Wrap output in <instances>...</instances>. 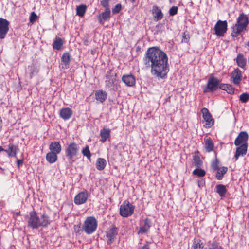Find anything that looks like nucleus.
<instances>
[{
  "mask_svg": "<svg viewBox=\"0 0 249 249\" xmlns=\"http://www.w3.org/2000/svg\"><path fill=\"white\" fill-rule=\"evenodd\" d=\"M168 60L166 53L158 47L149 48L143 59L145 68H150L151 73L161 78H164L168 72Z\"/></svg>",
  "mask_w": 249,
  "mask_h": 249,
  "instance_id": "1",
  "label": "nucleus"
},
{
  "mask_svg": "<svg viewBox=\"0 0 249 249\" xmlns=\"http://www.w3.org/2000/svg\"><path fill=\"white\" fill-rule=\"evenodd\" d=\"M49 216L43 213L39 217L37 213L33 210L30 212L27 218L28 227L32 229H37L40 227H47L51 223Z\"/></svg>",
  "mask_w": 249,
  "mask_h": 249,
  "instance_id": "2",
  "label": "nucleus"
},
{
  "mask_svg": "<svg viewBox=\"0 0 249 249\" xmlns=\"http://www.w3.org/2000/svg\"><path fill=\"white\" fill-rule=\"evenodd\" d=\"M249 23L248 16L243 13L240 14L237 18L236 24L232 28L231 36L236 37L242 32L246 30Z\"/></svg>",
  "mask_w": 249,
  "mask_h": 249,
  "instance_id": "3",
  "label": "nucleus"
},
{
  "mask_svg": "<svg viewBox=\"0 0 249 249\" xmlns=\"http://www.w3.org/2000/svg\"><path fill=\"white\" fill-rule=\"evenodd\" d=\"M79 151V147L74 142L70 143L65 148V155L71 164L75 161L74 158L78 155Z\"/></svg>",
  "mask_w": 249,
  "mask_h": 249,
  "instance_id": "4",
  "label": "nucleus"
},
{
  "mask_svg": "<svg viewBox=\"0 0 249 249\" xmlns=\"http://www.w3.org/2000/svg\"><path fill=\"white\" fill-rule=\"evenodd\" d=\"M98 222L93 216L87 217L83 224V228L87 234H91L97 230Z\"/></svg>",
  "mask_w": 249,
  "mask_h": 249,
  "instance_id": "5",
  "label": "nucleus"
},
{
  "mask_svg": "<svg viewBox=\"0 0 249 249\" xmlns=\"http://www.w3.org/2000/svg\"><path fill=\"white\" fill-rule=\"evenodd\" d=\"M134 206L128 201H124L121 205L119 213L124 217H127L132 215L134 213Z\"/></svg>",
  "mask_w": 249,
  "mask_h": 249,
  "instance_id": "6",
  "label": "nucleus"
},
{
  "mask_svg": "<svg viewBox=\"0 0 249 249\" xmlns=\"http://www.w3.org/2000/svg\"><path fill=\"white\" fill-rule=\"evenodd\" d=\"M219 80L217 78L212 76L208 80L207 85L203 88V92L207 93L213 92L218 89Z\"/></svg>",
  "mask_w": 249,
  "mask_h": 249,
  "instance_id": "7",
  "label": "nucleus"
},
{
  "mask_svg": "<svg viewBox=\"0 0 249 249\" xmlns=\"http://www.w3.org/2000/svg\"><path fill=\"white\" fill-rule=\"evenodd\" d=\"M227 26L226 20H218L214 27L215 35L220 37L223 36L227 31Z\"/></svg>",
  "mask_w": 249,
  "mask_h": 249,
  "instance_id": "8",
  "label": "nucleus"
},
{
  "mask_svg": "<svg viewBox=\"0 0 249 249\" xmlns=\"http://www.w3.org/2000/svg\"><path fill=\"white\" fill-rule=\"evenodd\" d=\"M9 22L4 18H0V39H4L9 30Z\"/></svg>",
  "mask_w": 249,
  "mask_h": 249,
  "instance_id": "9",
  "label": "nucleus"
},
{
  "mask_svg": "<svg viewBox=\"0 0 249 249\" xmlns=\"http://www.w3.org/2000/svg\"><path fill=\"white\" fill-rule=\"evenodd\" d=\"M203 114V117L205 121V124L203 126L205 128L211 127L214 124V120L212 118V116L209 112L208 109L206 108H203L201 110Z\"/></svg>",
  "mask_w": 249,
  "mask_h": 249,
  "instance_id": "10",
  "label": "nucleus"
},
{
  "mask_svg": "<svg viewBox=\"0 0 249 249\" xmlns=\"http://www.w3.org/2000/svg\"><path fill=\"white\" fill-rule=\"evenodd\" d=\"M89 197L87 191H84L78 193L74 198V202L76 205H79L85 203Z\"/></svg>",
  "mask_w": 249,
  "mask_h": 249,
  "instance_id": "11",
  "label": "nucleus"
},
{
  "mask_svg": "<svg viewBox=\"0 0 249 249\" xmlns=\"http://www.w3.org/2000/svg\"><path fill=\"white\" fill-rule=\"evenodd\" d=\"M116 74L114 71L110 70L108 71L106 74L105 81V85L107 88H111L114 85L115 82L116 81Z\"/></svg>",
  "mask_w": 249,
  "mask_h": 249,
  "instance_id": "12",
  "label": "nucleus"
},
{
  "mask_svg": "<svg viewBox=\"0 0 249 249\" xmlns=\"http://www.w3.org/2000/svg\"><path fill=\"white\" fill-rule=\"evenodd\" d=\"M249 135L246 131H241L239 133L234 141V144L236 146H239L241 144L248 145Z\"/></svg>",
  "mask_w": 249,
  "mask_h": 249,
  "instance_id": "13",
  "label": "nucleus"
},
{
  "mask_svg": "<svg viewBox=\"0 0 249 249\" xmlns=\"http://www.w3.org/2000/svg\"><path fill=\"white\" fill-rule=\"evenodd\" d=\"M231 80L235 85H238L242 79V73L238 69L236 68L231 74Z\"/></svg>",
  "mask_w": 249,
  "mask_h": 249,
  "instance_id": "14",
  "label": "nucleus"
},
{
  "mask_svg": "<svg viewBox=\"0 0 249 249\" xmlns=\"http://www.w3.org/2000/svg\"><path fill=\"white\" fill-rule=\"evenodd\" d=\"M118 229L115 226H113L106 233L107 238V243L108 244H111L114 242L116 239V236L118 234Z\"/></svg>",
  "mask_w": 249,
  "mask_h": 249,
  "instance_id": "15",
  "label": "nucleus"
},
{
  "mask_svg": "<svg viewBox=\"0 0 249 249\" xmlns=\"http://www.w3.org/2000/svg\"><path fill=\"white\" fill-rule=\"evenodd\" d=\"M122 80L128 87H132L136 83L135 77L131 74L123 75Z\"/></svg>",
  "mask_w": 249,
  "mask_h": 249,
  "instance_id": "16",
  "label": "nucleus"
},
{
  "mask_svg": "<svg viewBox=\"0 0 249 249\" xmlns=\"http://www.w3.org/2000/svg\"><path fill=\"white\" fill-rule=\"evenodd\" d=\"M235 153L234 155V158L235 160H237L240 156H245L247 152L248 145L241 144L239 146H237Z\"/></svg>",
  "mask_w": 249,
  "mask_h": 249,
  "instance_id": "17",
  "label": "nucleus"
},
{
  "mask_svg": "<svg viewBox=\"0 0 249 249\" xmlns=\"http://www.w3.org/2000/svg\"><path fill=\"white\" fill-rule=\"evenodd\" d=\"M73 111L72 109L69 107H63L60 110L59 116L64 120L70 119L72 116Z\"/></svg>",
  "mask_w": 249,
  "mask_h": 249,
  "instance_id": "18",
  "label": "nucleus"
},
{
  "mask_svg": "<svg viewBox=\"0 0 249 249\" xmlns=\"http://www.w3.org/2000/svg\"><path fill=\"white\" fill-rule=\"evenodd\" d=\"M19 149L17 145L13 143H9L8 145V149L4 150L9 157H16L17 154L18 152Z\"/></svg>",
  "mask_w": 249,
  "mask_h": 249,
  "instance_id": "19",
  "label": "nucleus"
},
{
  "mask_svg": "<svg viewBox=\"0 0 249 249\" xmlns=\"http://www.w3.org/2000/svg\"><path fill=\"white\" fill-rule=\"evenodd\" d=\"M143 226L141 227L138 231V234H142L147 233L151 227V219L146 218L144 221Z\"/></svg>",
  "mask_w": 249,
  "mask_h": 249,
  "instance_id": "20",
  "label": "nucleus"
},
{
  "mask_svg": "<svg viewBox=\"0 0 249 249\" xmlns=\"http://www.w3.org/2000/svg\"><path fill=\"white\" fill-rule=\"evenodd\" d=\"M152 13L156 21L161 20L163 17V14L161 9L157 5H154L152 7Z\"/></svg>",
  "mask_w": 249,
  "mask_h": 249,
  "instance_id": "21",
  "label": "nucleus"
},
{
  "mask_svg": "<svg viewBox=\"0 0 249 249\" xmlns=\"http://www.w3.org/2000/svg\"><path fill=\"white\" fill-rule=\"evenodd\" d=\"M100 136L101 137L100 141L103 143L106 142L111 137V130L108 128L103 127L100 130Z\"/></svg>",
  "mask_w": 249,
  "mask_h": 249,
  "instance_id": "22",
  "label": "nucleus"
},
{
  "mask_svg": "<svg viewBox=\"0 0 249 249\" xmlns=\"http://www.w3.org/2000/svg\"><path fill=\"white\" fill-rule=\"evenodd\" d=\"M49 150L51 152L59 154L62 150L60 142L57 141L51 142L49 145Z\"/></svg>",
  "mask_w": 249,
  "mask_h": 249,
  "instance_id": "23",
  "label": "nucleus"
},
{
  "mask_svg": "<svg viewBox=\"0 0 249 249\" xmlns=\"http://www.w3.org/2000/svg\"><path fill=\"white\" fill-rule=\"evenodd\" d=\"M61 66L63 69H68L70 66V54L68 52L63 53L61 57Z\"/></svg>",
  "mask_w": 249,
  "mask_h": 249,
  "instance_id": "24",
  "label": "nucleus"
},
{
  "mask_svg": "<svg viewBox=\"0 0 249 249\" xmlns=\"http://www.w3.org/2000/svg\"><path fill=\"white\" fill-rule=\"evenodd\" d=\"M95 95L96 99L101 103L104 102L107 97V93L102 90L97 91Z\"/></svg>",
  "mask_w": 249,
  "mask_h": 249,
  "instance_id": "25",
  "label": "nucleus"
},
{
  "mask_svg": "<svg viewBox=\"0 0 249 249\" xmlns=\"http://www.w3.org/2000/svg\"><path fill=\"white\" fill-rule=\"evenodd\" d=\"M204 147L207 152H211L213 151L214 144L211 138H208L204 141Z\"/></svg>",
  "mask_w": 249,
  "mask_h": 249,
  "instance_id": "26",
  "label": "nucleus"
},
{
  "mask_svg": "<svg viewBox=\"0 0 249 249\" xmlns=\"http://www.w3.org/2000/svg\"><path fill=\"white\" fill-rule=\"evenodd\" d=\"M64 44L63 40L60 37H56L53 43L52 46L54 50H59Z\"/></svg>",
  "mask_w": 249,
  "mask_h": 249,
  "instance_id": "27",
  "label": "nucleus"
},
{
  "mask_svg": "<svg viewBox=\"0 0 249 249\" xmlns=\"http://www.w3.org/2000/svg\"><path fill=\"white\" fill-rule=\"evenodd\" d=\"M237 65L241 68H244L246 66L247 60L243 54L239 53L237 55L236 59Z\"/></svg>",
  "mask_w": 249,
  "mask_h": 249,
  "instance_id": "28",
  "label": "nucleus"
},
{
  "mask_svg": "<svg viewBox=\"0 0 249 249\" xmlns=\"http://www.w3.org/2000/svg\"><path fill=\"white\" fill-rule=\"evenodd\" d=\"M110 16V9L105 10V11L102 12L98 16V20L100 23H103L104 21L107 20Z\"/></svg>",
  "mask_w": 249,
  "mask_h": 249,
  "instance_id": "29",
  "label": "nucleus"
},
{
  "mask_svg": "<svg viewBox=\"0 0 249 249\" xmlns=\"http://www.w3.org/2000/svg\"><path fill=\"white\" fill-rule=\"evenodd\" d=\"M58 159L57 154L51 152H48L46 156V160L50 163L55 162Z\"/></svg>",
  "mask_w": 249,
  "mask_h": 249,
  "instance_id": "30",
  "label": "nucleus"
},
{
  "mask_svg": "<svg viewBox=\"0 0 249 249\" xmlns=\"http://www.w3.org/2000/svg\"><path fill=\"white\" fill-rule=\"evenodd\" d=\"M107 165V161L104 158H99L97 159L96 163V168L98 170H102L105 169Z\"/></svg>",
  "mask_w": 249,
  "mask_h": 249,
  "instance_id": "31",
  "label": "nucleus"
},
{
  "mask_svg": "<svg viewBox=\"0 0 249 249\" xmlns=\"http://www.w3.org/2000/svg\"><path fill=\"white\" fill-rule=\"evenodd\" d=\"M217 173L216 174V178L217 180H221L224 175L228 171V168L227 167L223 166L217 170Z\"/></svg>",
  "mask_w": 249,
  "mask_h": 249,
  "instance_id": "32",
  "label": "nucleus"
},
{
  "mask_svg": "<svg viewBox=\"0 0 249 249\" xmlns=\"http://www.w3.org/2000/svg\"><path fill=\"white\" fill-rule=\"evenodd\" d=\"M216 192L221 196L223 197L225 196L226 192L227 189L225 185L223 184H218L216 186Z\"/></svg>",
  "mask_w": 249,
  "mask_h": 249,
  "instance_id": "33",
  "label": "nucleus"
},
{
  "mask_svg": "<svg viewBox=\"0 0 249 249\" xmlns=\"http://www.w3.org/2000/svg\"><path fill=\"white\" fill-rule=\"evenodd\" d=\"M87 6L84 4H81L76 7V14L80 17H83L86 11Z\"/></svg>",
  "mask_w": 249,
  "mask_h": 249,
  "instance_id": "34",
  "label": "nucleus"
},
{
  "mask_svg": "<svg viewBox=\"0 0 249 249\" xmlns=\"http://www.w3.org/2000/svg\"><path fill=\"white\" fill-rule=\"evenodd\" d=\"M193 247L194 249H203V243L200 239H195L193 241Z\"/></svg>",
  "mask_w": 249,
  "mask_h": 249,
  "instance_id": "35",
  "label": "nucleus"
},
{
  "mask_svg": "<svg viewBox=\"0 0 249 249\" xmlns=\"http://www.w3.org/2000/svg\"><path fill=\"white\" fill-rule=\"evenodd\" d=\"M194 164L195 166L200 167L202 165V161L200 160L198 155L195 154L193 156Z\"/></svg>",
  "mask_w": 249,
  "mask_h": 249,
  "instance_id": "36",
  "label": "nucleus"
},
{
  "mask_svg": "<svg viewBox=\"0 0 249 249\" xmlns=\"http://www.w3.org/2000/svg\"><path fill=\"white\" fill-rule=\"evenodd\" d=\"M193 174L194 175H195V176H198L199 177H203L205 175L206 172L202 169L196 168V169H195L193 171Z\"/></svg>",
  "mask_w": 249,
  "mask_h": 249,
  "instance_id": "37",
  "label": "nucleus"
},
{
  "mask_svg": "<svg viewBox=\"0 0 249 249\" xmlns=\"http://www.w3.org/2000/svg\"><path fill=\"white\" fill-rule=\"evenodd\" d=\"M82 154L86 157L88 159L90 160L91 158V153L89 149V147L87 145L86 147L83 148L82 150Z\"/></svg>",
  "mask_w": 249,
  "mask_h": 249,
  "instance_id": "38",
  "label": "nucleus"
},
{
  "mask_svg": "<svg viewBox=\"0 0 249 249\" xmlns=\"http://www.w3.org/2000/svg\"><path fill=\"white\" fill-rule=\"evenodd\" d=\"M249 100V94L247 93H244L239 96V100L244 103H247Z\"/></svg>",
  "mask_w": 249,
  "mask_h": 249,
  "instance_id": "39",
  "label": "nucleus"
},
{
  "mask_svg": "<svg viewBox=\"0 0 249 249\" xmlns=\"http://www.w3.org/2000/svg\"><path fill=\"white\" fill-rule=\"evenodd\" d=\"M37 16L36 13L35 12H31L29 18L30 23H34L37 19Z\"/></svg>",
  "mask_w": 249,
  "mask_h": 249,
  "instance_id": "40",
  "label": "nucleus"
},
{
  "mask_svg": "<svg viewBox=\"0 0 249 249\" xmlns=\"http://www.w3.org/2000/svg\"><path fill=\"white\" fill-rule=\"evenodd\" d=\"M178 8L177 6H172L170 8L169 11V13L170 16H174L177 14Z\"/></svg>",
  "mask_w": 249,
  "mask_h": 249,
  "instance_id": "41",
  "label": "nucleus"
},
{
  "mask_svg": "<svg viewBox=\"0 0 249 249\" xmlns=\"http://www.w3.org/2000/svg\"><path fill=\"white\" fill-rule=\"evenodd\" d=\"M190 39V36L189 34H186L185 32H184L182 35V38L181 40V42L183 43H188Z\"/></svg>",
  "mask_w": 249,
  "mask_h": 249,
  "instance_id": "42",
  "label": "nucleus"
},
{
  "mask_svg": "<svg viewBox=\"0 0 249 249\" xmlns=\"http://www.w3.org/2000/svg\"><path fill=\"white\" fill-rule=\"evenodd\" d=\"M226 91L231 94H234L235 89L231 85L228 84L227 88H226Z\"/></svg>",
  "mask_w": 249,
  "mask_h": 249,
  "instance_id": "43",
  "label": "nucleus"
},
{
  "mask_svg": "<svg viewBox=\"0 0 249 249\" xmlns=\"http://www.w3.org/2000/svg\"><path fill=\"white\" fill-rule=\"evenodd\" d=\"M211 167L214 171L217 170L220 168L218 167V161L217 160H215L214 161L212 162L211 165Z\"/></svg>",
  "mask_w": 249,
  "mask_h": 249,
  "instance_id": "44",
  "label": "nucleus"
},
{
  "mask_svg": "<svg viewBox=\"0 0 249 249\" xmlns=\"http://www.w3.org/2000/svg\"><path fill=\"white\" fill-rule=\"evenodd\" d=\"M108 2V0H102L101 1V4L105 8V10L110 9Z\"/></svg>",
  "mask_w": 249,
  "mask_h": 249,
  "instance_id": "45",
  "label": "nucleus"
},
{
  "mask_svg": "<svg viewBox=\"0 0 249 249\" xmlns=\"http://www.w3.org/2000/svg\"><path fill=\"white\" fill-rule=\"evenodd\" d=\"M121 10V5L120 4H117L115 7L112 9L113 14L118 13Z\"/></svg>",
  "mask_w": 249,
  "mask_h": 249,
  "instance_id": "46",
  "label": "nucleus"
},
{
  "mask_svg": "<svg viewBox=\"0 0 249 249\" xmlns=\"http://www.w3.org/2000/svg\"><path fill=\"white\" fill-rule=\"evenodd\" d=\"M227 84L220 83V81L219 80L218 88L222 90H226V88H227Z\"/></svg>",
  "mask_w": 249,
  "mask_h": 249,
  "instance_id": "47",
  "label": "nucleus"
},
{
  "mask_svg": "<svg viewBox=\"0 0 249 249\" xmlns=\"http://www.w3.org/2000/svg\"><path fill=\"white\" fill-rule=\"evenodd\" d=\"M23 163V160H21V159H17V166L18 167V168H19V167H20V165L22 164Z\"/></svg>",
  "mask_w": 249,
  "mask_h": 249,
  "instance_id": "48",
  "label": "nucleus"
},
{
  "mask_svg": "<svg viewBox=\"0 0 249 249\" xmlns=\"http://www.w3.org/2000/svg\"><path fill=\"white\" fill-rule=\"evenodd\" d=\"M74 230H75V231L77 233H79V231H80V226L79 225V226H77V227H76L75 226H74Z\"/></svg>",
  "mask_w": 249,
  "mask_h": 249,
  "instance_id": "49",
  "label": "nucleus"
},
{
  "mask_svg": "<svg viewBox=\"0 0 249 249\" xmlns=\"http://www.w3.org/2000/svg\"><path fill=\"white\" fill-rule=\"evenodd\" d=\"M140 249H150V247L148 244H145Z\"/></svg>",
  "mask_w": 249,
  "mask_h": 249,
  "instance_id": "50",
  "label": "nucleus"
},
{
  "mask_svg": "<svg viewBox=\"0 0 249 249\" xmlns=\"http://www.w3.org/2000/svg\"><path fill=\"white\" fill-rule=\"evenodd\" d=\"M3 151H4V148L2 146H0V153Z\"/></svg>",
  "mask_w": 249,
  "mask_h": 249,
  "instance_id": "51",
  "label": "nucleus"
},
{
  "mask_svg": "<svg viewBox=\"0 0 249 249\" xmlns=\"http://www.w3.org/2000/svg\"><path fill=\"white\" fill-rule=\"evenodd\" d=\"M33 75V72H31V74H30V77H31V78H32V77Z\"/></svg>",
  "mask_w": 249,
  "mask_h": 249,
  "instance_id": "52",
  "label": "nucleus"
},
{
  "mask_svg": "<svg viewBox=\"0 0 249 249\" xmlns=\"http://www.w3.org/2000/svg\"><path fill=\"white\" fill-rule=\"evenodd\" d=\"M19 213H20L19 212H18V213H16V215H18L19 214Z\"/></svg>",
  "mask_w": 249,
  "mask_h": 249,
  "instance_id": "53",
  "label": "nucleus"
},
{
  "mask_svg": "<svg viewBox=\"0 0 249 249\" xmlns=\"http://www.w3.org/2000/svg\"><path fill=\"white\" fill-rule=\"evenodd\" d=\"M136 0H131V1H132V2H134Z\"/></svg>",
  "mask_w": 249,
  "mask_h": 249,
  "instance_id": "54",
  "label": "nucleus"
},
{
  "mask_svg": "<svg viewBox=\"0 0 249 249\" xmlns=\"http://www.w3.org/2000/svg\"><path fill=\"white\" fill-rule=\"evenodd\" d=\"M247 46L249 47V41L247 42Z\"/></svg>",
  "mask_w": 249,
  "mask_h": 249,
  "instance_id": "55",
  "label": "nucleus"
}]
</instances>
